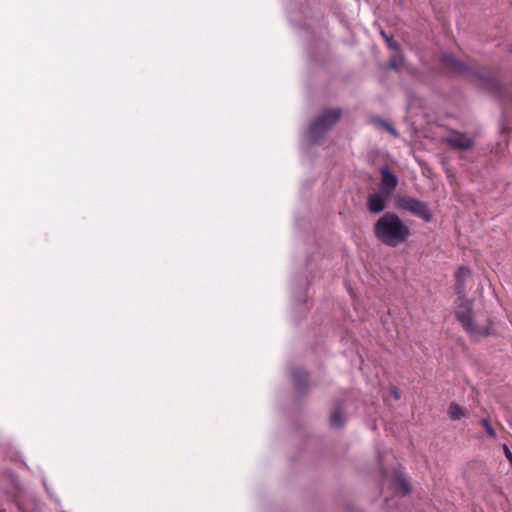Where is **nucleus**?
<instances>
[{
	"label": "nucleus",
	"instance_id": "obj_1",
	"mask_svg": "<svg viewBox=\"0 0 512 512\" xmlns=\"http://www.w3.org/2000/svg\"><path fill=\"white\" fill-rule=\"evenodd\" d=\"M471 270L461 266L455 274V292L458 296V305L455 311L457 320L462 324L473 338L480 339L490 334L487 326H479L474 323L473 300L465 295V281L470 276Z\"/></svg>",
	"mask_w": 512,
	"mask_h": 512
},
{
	"label": "nucleus",
	"instance_id": "obj_2",
	"mask_svg": "<svg viewBox=\"0 0 512 512\" xmlns=\"http://www.w3.org/2000/svg\"><path fill=\"white\" fill-rule=\"evenodd\" d=\"M374 236L388 247H397L411 236L410 228L393 213L386 212L373 225Z\"/></svg>",
	"mask_w": 512,
	"mask_h": 512
},
{
	"label": "nucleus",
	"instance_id": "obj_3",
	"mask_svg": "<svg viewBox=\"0 0 512 512\" xmlns=\"http://www.w3.org/2000/svg\"><path fill=\"white\" fill-rule=\"evenodd\" d=\"M441 62L445 67L459 74L465 76L474 75L477 79L487 83L490 87H492L495 90H498L500 87V83L494 75H491L490 73H487L479 69H472L467 64L457 60L452 55L444 54L441 58Z\"/></svg>",
	"mask_w": 512,
	"mask_h": 512
},
{
	"label": "nucleus",
	"instance_id": "obj_4",
	"mask_svg": "<svg viewBox=\"0 0 512 512\" xmlns=\"http://www.w3.org/2000/svg\"><path fill=\"white\" fill-rule=\"evenodd\" d=\"M341 116L340 109H326L319 115L309 127V139L316 143L324 134L339 120Z\"/></svg>",
	"mask_w": 512,
	"mask_h": 512
},
{
	"label": "nucleus",
	"instance_id": "obj_5",
	"mask_svg": "<svg viewBox=\"0 0 512 512\" xmlns=\"http://www.w3.org/2000/svg\"><path fill=\"white\" fill-rule=\"evenodd\" d=\"M395 204L398 208L410 212L425 222H430L433 215L427 203L407 195H397Z\"/></svg>",
	"mask_w": 512,
	"mask_h": 512
},
{
	"label": "nucleus",
	"instance_id": "obj_6",
	"mask_svg": "<svg viewBox=\"0 0 512 512\" xmlns=\"http://www.w3.org/2000/svg\"><path fill=\"white\" fill-rule=\"evenodd\" d=\"M445 142L453 149L466 151L473 147L474 139L466 133L453 132L446 137Z\"/></svg>",
	"mask_w": 512,
	"mask_h": 512
},
{
	"label": "nucleus",
	"instance_id": "obj_7",
	"mask_svg": "<svg viewBox=\"0 0 512 512\" xmlns=\"http://www.w3.org/2000/svg\"><path fill=\"white\" fill-rule=\"evenodd\" d=\"M381 183L379 191L390 196L398 185V178L394 175L388 167L380 169Z\"/></svg>",
	"mask_w": 512,
	"mask_h": 512
},
{
	"label": "nucleus",
	"instance_id": "obj_8",
	"mask_svg": "<svg viewBox=\"0 0 512 512\" xmlns=\"http://www.w3.org/2000/svg\"><path fill=\"white\" fill-rule=\"evenodd\" d=\"M390 196L378 191L372 193L367 198V209L371 214H378L385 210L386 200Z\"/></svg>",
	"mask_w": 512,
	"mask_h": 512
},
{
	"label": "nucleus",
	"instance_id": "obj_9",
	"mask_svg": "<svg viewBox=\"0 0 512 512\" xmlns=\"http://www.w3.org/2000/svg\"><path fill=\"white\" fill-rule=\"evenodd\" d=\"M447 413L452 420H459L463 417H468V411L455 402L450 403Z\"/></svg>",
	"mask_w": 512,
	"mask_h": 512
},
{
	"label": "nucleus",
	"instance_id": "obj_10",
	"mask_svg": "<svg viewBox=\"0 0 512 512\" xmlns=\"http://www.w3.org/2000/svg\"><path fill=\"white\" fill-rule=\"evenodd\" d=\"M292 376H293L294 384L298 390H302L303 388L306 387L307 380H308V375H307L306 371L299 369V368L294 369L292 372Z\"/></svg>",
	"mask_w": 512,
	"mask_h": 512
},
{
	"label": "nucleus",
	"instance_id": "obj_11",
	"mask_svg": "<svg viewBox=\"0 0 512 512\" xmlns=\"http://www.w3.org/2000/svg\"><path fill=\"white\" fill-rule=\"evenodd\" d=\"M343 424H344V421H343V418H342V414H341L340 410L336 409L335 411H333L331 413L330 425L333 428H340V427L343 426Z\"/></svg>",
	"mask_w": 512,
	"mask_h": 512
},
{
	"label": "nucleus",
	"instance_id": "obj_12",
	"mask_svg": "<svg viewBox=\"0 0 512 512\" xmlns=\"http://www.w3.org/2000/svg\"><path fill=\"white\" fill-rule=\"evenodd\" d=\"M374 123L378 126V127H381L383 129H385L386 131H388L390 134H392L394 137H398L399 134L398 132L396 131V129L387 121L385 120H382L380 118H376L373 120Z\"/></svg>",
	"mask_w": 512,
	"mask_h": 512
},
{
	"label": "nucleus",
	"instance_id": "obj_13",
	"mask_svg": "<svg viewBox=\"0 0 512 512\" xmlns=\"http://www.w3.org/2000/svg\"><path fill=\"white\" fill-rule=\"evenodd\" d=\"M481 424H482V426L485 428V430H486L487 434H488L490 437L494 438V437L496 436V431H495V429L491 426V424L489 423V421H488L487 419H485V418H484V419H482V420H481Z\"/></svg>",
	"mask_w": 512,
	"mask_h": 512
},
{
	"label": "nucleus",
	"instance_id": "obj_14",
	"mask_svg": "<svg viewBox=\"0 0 512 512\" xmlns=\"http://www.w3.org/2000/svg\"><path fill=\"white\" fill-rule=\"evenodd\" d=\"M397 483L399 484L404 494H408L410 492L409 484L403 477L397 476Z\"/></svg>",
	"mask_w": 512,
	"mask_h": 512
},
{
	"label": "nucleus",
	"instance_id": "obj_15",
	"mask_svg": "<svg viewBox=\"0 0 512 512\" xmlns=\"http://www.w3.org/2000/svg\"><path fill=\"white\" fill-rule=\"evenodd\" d=\"M389 65L393 69H398L402 65V57L400 55L393 56Z\"/></svg>",
	"mask_w": 512,
	"mask_h": 512
},
{
	"label": "nucleus",
	"instance_id": "obj_16",
	"mask_svg": "<svg viewBox=\"0 0 512 512\" xmlns=\"http://www.w3.org/2000/svg\"><path fill=\"white\" fill-rule=\"evenodd\" d=\"M387 44L389 48L393 50H398L399 48V44L396 41H394L391 37H387Z\"/></svg>",
	"mask_w": 512,
	"mask_h": 512
},
{
	"label": "nucleus",
	"instance_id": "obj_17",
	"mask_svg": "<svg viewBox=\"0 0 512 512\" xmlns=\"http://www.w3.org/2000/svg\"><path fill=\"white\" fill-rule=\"evenodd\" d=\"M503 450H504V454H505L507 460L512 465V452L510 451V449L506 445H503Z\"/></svg>",
	"mask_w": 512,
	"mask_h": 512
},
{
	"label": "nucleus",
	"instance_id": "obj_18",
	"mask_svg": "<svg viewBox=\"0 0 512 512\" xmlns=\"http://www.w3.org/2000/svg\"><path fill=\"white\" fill-rule=\"evenodd\" d=\"M392 393H393L395 399H399L400 398L399 392H398V390L395 387L392 389Z\"/></svg>",
	"mask_w": 512,
	"mask_h": 512
},
{
	"label": "nucleus",
	"instance_id": "obj_19",
	"mask_svg": "<svg viewBox=\"0 0 512 512\" xmlns=\"http://www.w3.org/2000/svg\"><path fill=\"white\" fill-rule=\"evenodd\" d=\"M381 35L385 38V40L387 41V37H389L384 31L381 32Z\"/></svg>",
	"mask_w": 512,
	"mask_h": 512
},
{
	"label": "nucleus",
	"instance_id": "obj_20",
	"mask_svg": "<svg viewBox=\"0 0 512 512\" xmlns=\"http://www.w3.org/2000/svg\"><path fill=\"white\" fill-rule=\"evenodd\" d=\"M508 51L512 53V45L509 47Z\"/></svg>",
	"mask_w": 512,
	"mask_h": 512
}]
</instances>
